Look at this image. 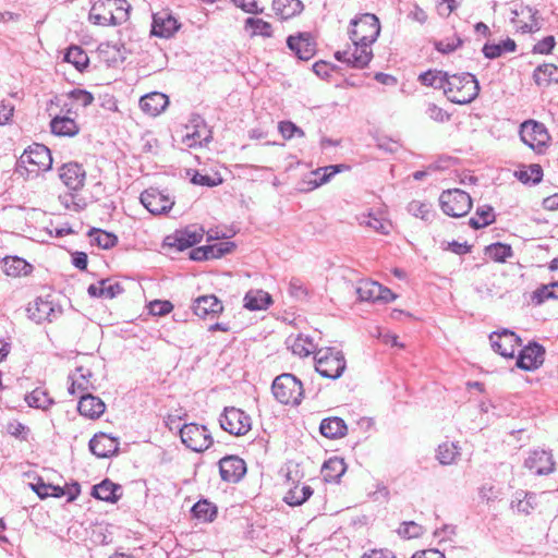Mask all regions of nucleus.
<instances>
[{"mask_svg": "<svg viewBox=\"0 0 558 558\" xmlns=\"http://www.w3.org/2000/svg\"><path fill=\"white\" fill-rule=\"evenodd\" d=\"M478 92V81L471 73L449 75L445 87L446 97L458 105L470 104L477 97Z\"/></svg>", "mask_w": 558, "mask_h": 558, "instance_id": "nucleus-1", "label": "nucleus"}, {"mask_svg": "<svg viewBox=\"0 0 558 558\" xmlns=\"http://www.w3.org/2000/svg\"><path fill=\"white\" fill-rule=\"evenodd\" d=\"M149 313L155 316H163L170 313L173 305L169 301L155 300L149 303Z\"/></svg>", "mask_w": 558, "mask_h": 558, "instance_id": "nucleus-61", "label": "nucleus"}, {"mask_svg": "<svg viewBox=\"0 0 558 558\" xmlns=\"http://www.w3.org/2000/svg\"><path fill=\"white\" fill-rule=\"evenodd\" d=\"M25 401L31 408L47 410L53 404V400L43 388H36L25 396Z\"/></svg>", "mask_w": 558, "mask_h": 558, "instance_id": "nucleus-44", "label": "nucleus"}, {"mask_svg": "<svg viewBox=\"0 0 558 558\" xmlns=\"http://www.w3.org/2000/svg\"><path fill=\"white\" fill-rule=\"evenodd\" d=\"M271 302L270 294L264 290H250L244 296V306L250 311L266 310Z\"/></svg>", "mask_w": 558, "mask_h": 558, "instance_id": "nucleus-27", "label": "nucleus"}, {"mask_svg": "<svg viewBox=\"0 0 558 558\" xmlns=\"http://www.w3.org/2000/svg\"><path fill=\"white\" fill-rule=\"evenodd\" d=\"M107 9L110 11L111 25H120L129 20L131 5L126 0H107Z\"/></svg>", "mask_w": 558, "mask_h": 558, "instance_id": "nucleus-28", "label": "nucleus"}, {"mask_svg": "<svg viewBox=\"0 0 558 558\" xmlns=\"http://www.w3.org/2000/svg\"><path fill=\"white\" fill-rule=\"evenodd\" d=\"M168 105V96L159 92L149 93L140 99L141 109L151 117L160 114Z\"/></svg>", "mask_w": 558, "mask_h": 558, "instance_id": "nucleus-22", "label": "nucleus"}, {"mask_svg": "<svg viewBox=\"0 0 558 558\" xmlns=\"http://www.w3.org/2000/svg\"><path fill=\"white\" fill-rule=\"evenodd\" d=\"M221 182H222V179L220 177H218L217 174L209 175L207 173L195 172V174L192 178V183L202 185V186L213 187V186L219 185Z\"/></svg>", "mask_w": 558, "mask_h": 558, "instance_id": "nucleus-58", "label": "nucleus"}, {"mask_svg": "<svg viewBox=\"0 0 558 558\" xmlns=\"http://www.w3.org/2000/svg\"><path fill=\"white\" fill-rule=\"evenodd\" d=\"M75 191H69L60 194L58 196V201L61 206L69 211L77 213L84 207V201L80 198L75 193Z\"/></svg>", "mask_w": 558, "mask_h": 558, "instance_id": "nucleus-52", "label": "nucleus"}, {"mask_svg": "<svg viewBox=\"0 0 558 558\" xmlns=\"http://www.w3.org/2000/svg\"><path fill=\"white\" fill-rule=\"evenodd\" d=\"M524 466L536 475H547L554 471L553 456L546 450H533L524 461Z\"/></svg>", "mask_w": 558, "mask_h": 558, "instance_id": "nucleus-18", "label": "nucleus"}, {"mask_svg": "<svg viewBox=\"0 0 558 558\" xmlns=\"http://www.w3.org/2000/svg\"><path fill=\"white\" fill-rule=\"evenodd\" d=\"M182 444L195 452H203L213 444V437L204 425L196 423L184 424L180 428Z\"/></svg>", "mask_w": 558, "mask_h": 558, "instance_id": "nucleus-6", "label": "nucleus"}, {"mask_svg": "<svg viewBox=\"0 0 558 558\" xmlns=\"http://www.w3.org/2000/svg\"><path fill=\"white\" fill-rule=\"evenodd\" d=\"M440 208L445 215L459 218L465 216L472 208L471 196L460 190L444 191L439 196Z\"/></svg>", "mask_w": 558, "mask_h": 558, "instance_id": "nucleus-5", "label": "nucleus"}, {"mask_svg": "<svg viewBox=\"0 0 558 558\" xmlns=\"http://www.w3.org/2000/svg\"><path fill=\"white\" fill-rule=\"evenodd\" d=\"M272 9L278 17L288 20L299 14L303 4L300 0H274Z\"/></svg>", "mask_w": 558, "mask_h": 558, "instance_id": "nucleus-30", "label": "nucleus"}, {"mask_svg": "<svg viewBox=\"0 0 558 558\" xmlns=\"http://www.w3.org/2000/svg\"><path fill=\"white\" fill-rule=\"evenodd\" d=\"M514 175L523 184H537L542 181L543 169L539 165L533 163L519 169Z\"/></svg>", "mask_w": 558, "mask_h": 558, "instance_id": "nucleus-42", "label": "nucleus"}, {"mask_svg": "<svg viewBox=\"0 0 558 558\" xmlns=\"http://www.w3.org/2000/svg\"><path fill=\"white\" fill-rule=\"evenodd\" d=\"M408 210L414 217L421 218L422 220H429L433 216L432 205L429 203H424L421 201H412L408 205Z\"/></svg>", "mask_w": 558, "mask_h": 558, "instance_id": "nucleus-54", "label": "nucleus"}, {"mask_svg": "<svg viewBox=\"0 0 558 558\" xmlns=\"http://www.w3.org/2000/svg\"><path fill=\"white\" fill-rule=\"evenodd\" d=\"M223 256V251L220 246H199L191 251L190 257L193 260H207L213 258H219Z\"/></svg>", "mask_w": 558, "mask_h": 558, "instance_id": "nucleus-50", "label": "nucleus"}, {"mask_svg": "<svg viewBox=\"0 0 558 558\" xmlns=\"http://www.w3.org/2000/svg\"><path fill=\"white\" fill-rule=\"evenodd\" d=\"M517 49V44L513 39L507 38L499 44H488L486 43L482 49L483 54L487 59H496L506 52H514Z\"/></svg>", "mask_w": 558, "mask_h": 558, "instance_id": "nucleus-39", "label": "nucleus"}, {"mask_svg": "<svg viewBox=\"0 0 558 558\" xmlns=\"http://www.w3.org/2000/svg\"><path fill=\"white\" fill-rule=\"evenodd\" d=\"M107 490L110 493L107 495V502H117L122 497V486L111 482L107 478Z\"/></svg>", "mask_w": 558, "mask_h": 558, "instance_id": "nucleus-64", "label": "nucleus"}, {"mask_svg": "<svg viewBox=\"0 0 558 558\" xmlns=\"http://www.w3.org/2000/svg\"><path fill=\"white\" fill-rule=\"evenodd\" d=\"M85 172L78 163H65L60 169V179L70 191H77L83 186Z\"/></svg>", "mask_w": 558, "mask_h": 558, "instance_id": "nucleus-21", "label": "nucleus"}, {"mask_svg": "<svg viewBox=\"0 0 558 558\" xmlns=\"http://www.w3.org/2000/svg\"><path fill=\"white\" fill-rule=\"evenodd\" d=\"M287 45L300 60H310L316 52L315 43L312 40L310 34L289 36Z\"/></svg>", "mask_w": 558, "mask_h": 558, "instance_id": "nucleus-20", "label": "nucleus"}, {"mask_svg": "<svg viewBox=\"0 0 558 558\" xmlns=\"http://www.w3.org/2000/svg\"><path fill=\"white\" fill-rule=\"evenodd\" d=\"M63 60L73 64L74 68L80 72H83L89 63L87 53L78 46L69 47Z\"/></svg>", "mask_w": 558, "mask_h": 558, "instance_id": "nucleus-41", "label": "nucleus"}, {"mask_svg": "<svg viewBox=\"0 0 558 558\" xmlns=\"http://www.w3.org/2000/svg\"><path fill=\"white\" fill-rule=\"evenodd\" d=\"M180 24L177 19L168 11L157 12L153 15V25L150 35L161 38H170L179 29Z\"/></svg>", "mask_w": 558, "mask_h": 558, "instance_id": "nucleus-17", "label": "nucleus"}, {"mask_svg": "<svg viewBox=\"0 0 558 558\" xmlns=\"http://www.w3.org/2000/svg\"><path fill=\"white\" fill-rule=\"evenodd\" d=\"M544 356V347L536 342H531L520 350L517 366L523 371H535L543 364Z\"/></svg>", "mask_w": 558, "mask_h": 558, "instance_id": "nucleus-15", "label": "nucleus"}, {"mask_svg": "<svg viewBox=\"0 0 558 558\" xmlns=\"http://www.w3.org/2000/svg\"><path fill=\"white\" fill-rule=\"evenodd\" d=\"M21 162L28 166L29 172L48 171L52 166V157L47 146L35 143L24 150Z\"/></svg>", "mask_w": 558, "mask_h": 558, "instance_id": "nucleus-9", "label": "nucleus"}, {"mask_svg": "<svg viewBox=\"0 0 558 558\" xmlns=\"http://www.w3.org/2000/svg\"><path fill=\"white\" fill-rule=\"evenodd\" d=\"M495 222L494 208L490 205H482L476 208L475 215L470 218L469 226L475 230Z\"/></svg>", "mask_w": 558, "mask_h": 558, "instance_id": "nucleus-35", "label": "nucleus"}, {"mask_svg": "<svg viewBox=\"0 0 558 558\" xmlns=\"http://www.w3.org/2000/svg\"><path fill=\"white\" fill-rule=\"evenodd\" d=\"M379 33V20L374 14L365 13L351 21L349 34L352 44H363L371 47L376 41Z\"/></svg>", "mask_w": 558, "mask_h": 558, "instance_id": "nucleus-4", "label": "nucleus"}, {"mask_svg": "<svg viewBox=\"0 0 558 558\" xmlns=\"http://www.w3.org/2000/svg\"><path fill=\"white\" fill-rule=\"evenodd\" d=\"M538 86H547L550 83H558V66L551 63L538 65L533 74Z\"/></svg>", "mask_w": 558, "mask_h": 558, "instance_id": "nucleus-34", "label": "nucleus"}, {"mask_svg": "<svg viewBox=\"0 0 558 558\" xmlns=\"http://www.w3.org/2000/svg\"><path fill=\"white\" fill-rule=\"evenodd\" d=\"M192 513L204 522H211L217 515V508L207 500H199L192 507Z\"/></svg>", "mask_w": 558, "mask_h": 558, "instance_id": "nucleus-47", "label": "nucleus"}, {"mask_svg": "<svg viewBox=\"0 0 558 558\" xmlns=\"http://www.w3.org/2000/svg\"><path fill=\"white\" fill-rule=\"evenodd\" d=\"M204 235V229L197 225L187 226L182 230H177L172 235L165 239V244L173 246L178 251H184L199 243Z\"/></svg>", "mask_w": 558, "mask_h": 558, "instance_id": "nucleus-11", "label": "nucleus"}, {"mask_svg": "<svg viewBox=\"0 0 558 558\" xmlns=\"http://www.w3.org/2000/svg\"><path fill=\"white\" fill-rule=\"evenodd\" d=\"M105 432H98L94 435V437L89 440L88 448L89 451L98 457L105 458Z\"/></svg>", "mask_w": 558, "mask_h": 558, "instance_id": "nucleus-56", "label": "nucleus"}, {"mask_svg": "<svg viewBox=\"0 0 558 558\" xmlns=\"http://www.w3.org/2000/svg\"><path fill=\"white\" fill-rule=\"evenodd\" d=\"M141 203L153 215H161L169 211L174 201L165 192L149 187L141 194Z\"/></svg>", "mask_w": 558, "mask_h": 558, "instance_id": "nucleus-12", "label": "nucleus"}, {"mask_svg": "<svg viewBox=\"0 0 558 558\" xmlns=\"http://www.w3.org/2000/svg\"><path fill=\"white\" fill-rule=\"evenodd\" d=\"M313 495V489L308 485H303L302 487L295 486L290 489L284 496L283 500L289 506H301L304 504L311 496Z\"/></svg>", "mask_w": 558, "mask_h": 558, "instance_id": "nucleus-46", "label": "nucleus"}, {"mask_svg": "<svg viewBox=\"0 0 558 558\" xmlns=\"http://www.w3.org/2000/svg\"><path fill=\"white\" fill-rule=\"evenodd\" d=\"M555 299L558 300V282L545 284L533 292L532 301L535 304H542L544 301Z\"/></svg>", "mask_w": 558, "mask_h": 558, "instance_id": "nucleus-53", "label": "nucleus"}, {"mask_svg": "<svg viewBox=\"0 0 558 558\" xmlns=\"http://www.w3.org/2000/svg\"><path fill=\"white\" fill-rule=\"evenodd\" d=\"M223 311L221 301L214 294L202 295L194 301L193 312L201 318H214Z\"/></svg>", "mask_w": 558, "mask_h": 558, "instance_id": "nucleus-19", "label": "nucleus"}, {"mask_svg": "<svg viewBox=\"0 0 558 558\" xmlns=\"http://www.w3.org/2000/svg\"><path fill=\"white\" fill-rule=\"evenodd\" d=\"M219 472L222 481L238 483L246 473V464L238 456H227L219 461Z\"/></svg>", "mask_w": 558, "mask_h": 558, "instance_id": "nucleus-16", "label": "nucleus"}, {"mask_svg": "<svg viewBox=\"0 0 558 558\" xmlns=\"http://www.w3.org/2000/svg\"><path fill=\"white\" fill-rule=\"evenodd\" d=\"M77 410L82 415L95 418L105 412V403L99 398L85 395L81 396Z\"/></svg>", "mask_w": 558, "mask_h": 558, "instance_id": "nucleus-24", "label": "nucleus"}, {"mask_svg": "<svg viewBox=\"0 0 558 558\" xmlns=\"http://www.w3.org/2000/svg\"><path fill=\"white\" fill-rule=\"evenodd\" d=\"M274 397L283 404L299 405L303 399L302 383L292 374L277 376L271 386Z\"/></svg>", "mask_w": 558, "mask_h": 558, "instance_id": "nucleus-3", "label": "nucleus"}, {"mask_svg": "<svg viewBox=\"0 0 558 558\" xmlns=\"http://www.w3.org/2000/svg\"><path fill=\"white\" fill-rule=\"evenodd\" d=\"M288 344L293 354L299 355L301 357L308 356L318 350L314 344L313 340L304 335H298L296 337L288 338Z\"/></svg>", "mask_w": 558, "mask_h": 558, "instance_id": "nucleus-31", "label": "nucleus"}, {"mask_svg": "<svg viewBox=\"0 0 558 558\" xmlns=\"http://www.w3.org/2000/svg\"><path fill=\"white\" fill-rule=\"evenodd\" d=\"M68 380L70 383L68 388L70 395H76L87 388L88 380L83 367H77L73 374L69 375Z\"/></svg>", "mask_w": 558, "mask_h": 558, "instance_id": "nucleus-49", "label": "nucleus"}, {"mask_svg": "<svg viewBox=\"0 0 558 558\" xmlns=\"http://www.w3.org/2000/svg\"><path fill=\"white\" fill-rule=\"evenodd\" d=\"M357 221L361 226L368 227L380 234H388L391 229L389 220L375 216L372 213H363L359 215Z\"/></svg>", "mask_w": 558, "mask_h": 558, "instance_id": "nucleus-32", "label": "nucleus"}, {"mask_svg": "<svg viewBox=\"0 0 558 558\" xmlns=\"http://www.w3.org/2000/svg\"><path fill=\"white\" fill-rule=\"evenodd\" d=\"M335 58L351 68L363 69L373 58V51L369 46L363 44H352V47L343 51H337Z\"/></svg>", "mask_w": 558, "mask_h": 558, "instance_id": "nucleus-10", "label": "nucleus"}, {"mask_svg": "<svg viewBox=\"0 0 558 558\" xmlns=\"http://www.w3.org/2000/svg\"><path fill=\"white\" fill-rule=\"evenodd\" d=\"M185 134L182 136V143L186 147L201 146L210 138V131L207 129L205 121L199 116H193L190 124L185 126Z\"/></svg>", "mask_w": 558, "mask_h": 558, "instance_id": "nucleus-14", "label": "nucleus"}, {"mask_svg": "<svg viewBox=\"0 0 558 558\" xmlns=\"http://www.w3.org/2000/svg\"><path fill=\"white\" fill-rule=\"evenodd\" d=\"M316 372L329 379H337L342 376L347 367L344 355L335 348H320L314 355Z\"/></svg>", "mask_w": 558, "mask_h": 558, "instance_id": "nucleus-2", "label": "nucleus"}, {"mask_svg": "<svg viewBox=\"0 0 558 558\" xmlns=\"http://www.w3.org/2000/svg\"><path fill=\"white\" fill-rule=\"evenodd\" d=\"M279 132L286 140H290L293 136L298 135L300 137L304 136V131L296 126L291 121H282L279 123Z\"/></svg>", "mask_w": 558, "mask_h": 558, "instance_id": "nucleus-59", "label": "nucleus"}, {"mask_svg": "<svg viewBox=\"0 0 558 558\" xmlns=\"http://www.w3.org/2000/svg\"><path fill=\"white\" fill-rule=\"evenodd\" d=\"M356 294L361 301L376 302L380 299V284L372 280H361L356 287Z\"/></svg>", "mask_w": 558, "mask_h": 558, "instance_id": "nucleus-37", "label": "nucleus"}, {"mask_svg": "<svg viewBox=\"0 0 558 558\" xmlns=\"http://www.w3.org/2000/svg\"><path fill=\"white\" fill-rule=\"evenodd\" d=\"M518 19H513L515 26L523 33H532L539 29V24L535 17L536 11L532 8L523 7L521 11H514Z\"/></svg>", "mask_w": 558, "mask_h": 558, "instance_id": "nucleus-25", "label": "nucleus"}, {"mask_svg": "<svg viewBox=\"0 0 558 558\" xmlns=\"http://www.w3.org/2000/svg\"><path fill=\"white\" fill-rule=\"evenodd\" d=\"M126 48L121 38L118 41H107V65H118L126 58Z\"/></svg>", "mask_w": 558, "mask_h": 558, "instance_id": "nucleus-43", "label": "nucleus"}, {"mask_svg": "<svg viewBox=\"0 0 558 558\" xmlns=\"http://www.w3.org/2000/svg\"><path fill=\"white\" fill-rule=\"evenodd\" d=\"M460 456V448L456 442L445 441L438 446L436 458L442 465L456 463Z\"/></svg>", "mask_w": 558, "mask_h": 558, "instance_id": "nucleus-40", "label": "nucleus"}, {"mask_svg": "<svg viewBox=\"0 0 558 558\" xmlns=\"http://www.w3.org/2000/svg\"><path fill=\"white\" fill-rule=\"evenodd\" d=\"M220 427L234 436L247 434L252 428V420L241 409L227 407L219 417Z\"/></svg>", "mask_w": 558, "mask_h": 558, "instance_id": "nucleus-7", "label": "nucleus"}, {"mask_svg": "<svg viewBox=\"0 0 558 558\" xmlns=\"http://www.w3.org/2000/svg\"><path fill=\"white\" fill-rule=\"evenodd\" d=\"M347 429L344 421L337 416L324 418L319 426L322 435L329 439L343 437Z\"/></svg>", "mask_w": 558, "mask_h": 558, "instance_id": "nucleus-26", "label": "nucleus"}, {"mask_svg": "<svg viewBox=\"0 0 558 558\" xmlns=\"http://www.w3.org/2000/svg\"><path fill=\"white\" fill-rule=\"evenodd\" d=\"M105 2L101 0L96 1L88 15V20L95 25H101L104 20Z\"/></svg>", "mask_w": 558, "mask_h": 558, "instance_id": "nucleus-62", "label": "nucleus"}, {"mask_svg": "<svg viewBox=\"0 0 558 558\" xmlns=\"http://www.w3.org/2000/svg\"><path fill=\"white\" fill-rule=\"evenodd\" d=\"M462 39L458 36L447 38L435 43V49L441 53H450L462 45Z\"/></svg>", "mask_w": 558, "mask_h": 558, "instance_id": "nucleus-57", "label": "nucleus"}, {"mask_svg": "<svg viewBox=\"0 0 558 558\" xmlns=\"http://www.w3.org/2000/svg\"><path fill=\"white\" fill-rule=\"evenodd\" d=\"M449 74L439 70H428L418 76V81L429 87L442 89L447 86Z\"/></svg>", "mask_w": 558, "mask_h": 558, "instance_id": "nucleus-38", "label": "nucleus"}, {"mask_svg": "<svg viewBox=\"0 0 558 558\" xmlns=\"http://www.w3.org/2000/svg\"><path fill=\"white\" fill-rule=\"evenodd\" d=\"M485 253L494 262L504 263L512 256V248L508 244L497 242L486 246Z\"/></svg>", "mask_w": 558, "mask_h": 558, "instance_id": "nucleus-48", "label": "nucleus"}, {"mask_svg": "<svg viewBox=\"0 0 558 558\" xmlns=\"http://www.w3.org/2000/svg\"><path fill=\"white\" fill-rule=\"evenodd\" d=\"M440 247L457 255H464L471 251V245H469L468 242L460 243L458 241H442Z\"/></svg>", "mask_w": 558, "mask_h": 558, "instance_id": "nucleus-60", "label": "nucleus"}, {"mask_svg": "<svg viewBox=\"0 0 558 558\" xmlns=\"http://www.w3.org/2000/svg\"><path fill=\"white\" fill-rule=\"evenodd\" d=\"M423 526L414 521L403 522L398 529V534L404 538L418 537L423 534Z\"/></svg>", "mask_w": 558, "mask_h": 558, "instance_id": "nucleus-55", "label": "nucleus"}, {"mask_svg": "<svg viewBox=\"0 0 558 558\" xmlns=\"http://www.w3.org/2000/svg\"><path fill=\"white\" fill-rule=\"evenodd\" d=\"M252 28L251 36H263V37H271L272 36V27L270 23L256 17H248L245 20V28Z\"/></svg>", "mask_w": 558, "mask_h": 558, "instance_id": "nucleus-51", "label": "nucleus"}, {"mask_svg": "<svg viewBox=\"0 0 558 558\" xmlns=\"http://www.w3.org/2000/svg\"><path fill=\"white\" fill-rule=\"evenodd\" d=\"M493 350L504 357H513L515 350L521 347V338L513 331L504 329L489 336Z\"/></svg>", "mask_w": 558, "mask_h": 558, "instance_id": "nucleus-13", "label": "nucleus"}, {"mask_svg": "<svg viewBox=\"0 0 558 558\" xmlns=\"http://www.w3.org/2000/svg\"><path fill=\"white\" fill-rule=\"evenodd\" d=\"M31 487L40 499H45L47 497L60 498L65 496V490L63 487L47 484L41 478H38L35 483H32Z\"/></svg>", "mask_w": 558, "mask_h": 558, "instance_id": "nucleus-45", "label": "nucleus"}, {"mask_svg": "<svg viewBox=\"0 0 558 558\" xmlns=\"http://www.w3.org/2000/svg\"><path fill=\"white\" fill-rule=\"evenodd\" d=\"M51 132L58 136H73L78 132L75 121L69 117H54L50 122Z\"/></svg>", "mask_w": 558, "mask_h": 558, "instance_id": "nucleus-33", "label": "nucleus"}, {"mask_svg": "<svg viewBox=\"0 0 558 558\" xmlns=\"http://www.w3.org/2000/svg\"><path fill=\"white\" fill-rule=\"evenodd\" d=\"M347 465L343 459L332 457L328 459L323 468L322 474L326 482H338L340 477L345 473Z\"/></svg>", "mask_w": 558, "mask_h": 558, "instance_id": "nucleus-29", "label": "nucleus"}, {"mask_svg": "<svg viewBox=\"0 0 558 558\" xmlns=\"http://www.w3.org/2000/svg\"><path fill=\"white\" fill-rule=\"evenodd\" d=\"M27 312L29 318L36 323L51 322L57 315L52 303L41 298H37L33 304H29Z\"/></svg>", "mask_w": 558, "mask_h": 558, "instance_id": "nucleus-23", "label": "nucleus"}, {"mask_svg": "<svg viewBox=\"0 0 558 558\" xmlns=\"http://www.w3.org/2000/svg\"><path fill=\"white\" fill-rule=\"evenodd\" d=\"M522 142L537 153H542L549 142V134L543 123L530 120L520 126Z\"/></svg>", "mask_w": 558, "mask_h": 558, "instance_id": "nucleus-8", "label": "nucleus"}, {"mask_svg": "<svg viewBox=\"0 0 558 558\" xmlns=\"http://www.w3.org/2000/svg\"><path fill=\"white\" fill-rule=\"evenodd\" d=\"M32 266L23 258L17 256H8L3 258V270L5 275L11 277H19L27 275Z\"/></svg>", "mask_w": 558, "mask_h": 558, "instance_id": "nucleus-36", "label": "nucleus"}, {"mask_svg": "<svg viewBox=\"0 0 558 558\" xmlns=\"http://www.w3.org/2000/svg\"><path fill=\"white\" fill-rule=\"evenodd\" d=\"M236 8H240L250 14H260L264 12V8L258 7L256 0H232Z\"/></svg>", "mask_w": 558, "mask_h": 558, "instance_id": "nucleus-63", "label": "nucleus"}]
</instances>
